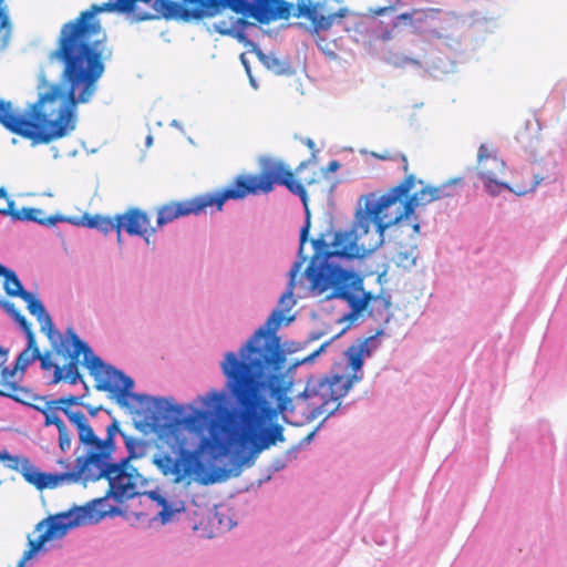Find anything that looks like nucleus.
I'll return each mask as SVG.
<instances>
[{"label": "nucleus", "instance_id": "1", "mask_svg": "<svg viewBox=\"0 0 567 567\" xmlns=\"http://www.w3.org/2000/svg\"><path fill=\"white\" fill-rule=\"evenodd\" d=\"M306 221L300 230L299 259L289 271L286 291L278 307L266 322L240 348L239 353L227 352L220 368L226 378L225 388L235 402L230 409L225 404V394L213 391L203 399L205 410H194L183 423L196 433L208 427V436L202 437L196 450L179 447L176 457L157 453L153 463L174 483L189 485L194 480L210 485L238 476L243 466H250L264 450L284 441L282 427H266L267 421L278 412L289 409L290 399L286 393L289 382L282 371L286 369V352L276 331L287 320L295 306L296 278L307 260L302 250L308 240L311 223L308 205Z\"/></svg>", "mask_w": 567, "mask_h": 567}, {"label": "nucleus", "instance_id": "2", "mask_svg": "<svg viewBox=\"0 0 567 567\" xmlns=\"http://www.w3.org/2000/svg\"><path fill=\"white\" fill-rule=\"evenodd\" d=\"M89 39L59 38L49 60L62 64L66 91L59 83L48 84L31 106L30 118L16 114L11 102L0 100V123L7 130L37 145L64 137L75 128L76 105L91 101L105 69L100 42L91 43Z\"/></svg>", "mask_w": 567, "mask_h": 567}, {"label": "nucleus", "instance_id": "3", "mask_svg": "<svg viewBox=\"0 0 567 567\" xmlns=\"http://www.w3.org/2000/svg\"><path fill=\"white\" fill-rule=\"evenodd\" d=\"M125 444L128 456L117 463L112 462V454L115 451L114 440L110 442L109 446H104L100 451L84 453L76 457L74 468L68 471V482H95L106 478L109 482L107 492L105 496L95 498L84 506H74L38 523L39 538L32 543L28 557L40 550L47 542L64 537L68 530L73 527L99 523L110 512L105 504L109 497L121 502L131 499L138 494V486L144 482V478L132 466L130 460L135 457L134 446L140 445V443L126 437Z\"/></svg>", "mask_w": 567, "mask_h": 567}, {"label": "nucleus", "instance_id": "4", "mask_svg": "<svg viewBox=\"0 0 567 567\" xmlns=\"http://www.w3.org/2000/svg\"><path fill=\"white\" fill-rule=\"evenodd\" d=\"M369 233L358 229V217L351 229L337 231L331 243L333 250L329 251V244L324 235L312 240L315 254L306 268L303 276L308 280V289L316 296L328 292L327 298H339L346 300L351 307V317L361 313L370 307V315L383 310L389 312L391 301L383 296H375L363 291L362 278L342 267L333 264V257L355 258L372 251L381 243L367 240Z\"/></svg>", "mask_w": 567, "mask_h": 567}, {"label": "nucleus", "instance_id": "5", "mask_svg": "<svg viewBox=\"0 0 567 567\" xmlns=\"http://www.w3.org/2000/svg\"><path fill=\"white\" fill-rule=\"evenodd\" d=\"M322 172H313L310 177L296 181L293 173L280 161L266 162L260 172L255 175H238L227 188L215 193H207L188 200L172 202L157 209V226H164L176 218L199 214L207 207L216 206L221 210L227 199H243L248 195L268 194L275 184L285 185L292 194L300 197L307 206V190L305 186H312L320 182Z\"/></svg>", "mask_w": 567, "mask_h": 567}, {"label": "nucleus", "instance_id": "6", "mask_svg": "<svg viewBox=\"0 0 567 567\" xmlns=\"http://www.w3.org/2000/svg\"><path fill=\"white\" fill-rule=\"evenodd\" d=\"M66 334L73 346L72 352L64 350L62 353L68 352L70 361L64 367H60L51 361L49 353L41 354L38 360L43 370L54 369L52 383H59L60 381H66L70 384H76L81 379L79 372L80 355H83V365H85L90 374L95 380V389L104 391L116 396L117 403L122 406H127V399L136 403H143L144 401L151 400L150 396L144 394L132 393L131 389L134 385L133 379L126 377L122 371L114 367L106 364L101 358L94 354L92 349L82 341L72 328L66 330Z\"/></svg>", "mask_w": 567, "mask_h": 567}, {"label": "nucleus", "instance_id": "7", "mask_svg": "<svg viewBox=\"0 0 567 567\" xmlns=\"http://www.w3.org/2000/svg\"><path fill=\"white\" fill-rule=\"evenodd\" d=\"M284 377L285 370L282 371ZM287 379V378H285ZM360 378L355 375H330L323 378L310 377L306 383L302 392L295 398V405L290 398V404L287 412L292 411L296 406H300L311 413L312 416H324L329 417L334 414L341 405V399L349 392L354 382H358ZM288 382V380H286ZM289 384L291 382L289 381ZM289 385V389L290 390ZM289 392V391H287ZM288 395V393H286ZM289 399V396H287ZM278 412L277 414H279ZM282 413H286L284 411ZM278 415L266 422V427H274L269 425ZM278 424H275L277 426Z\"/></svg>", "mask_w": 567, "mask_h": 567}, {"label": "nucleus", "instance_id": "8", "mask_svg": "<svg viewBox=\"0 0 567 567\" xmlns=\"http://www.w3.org/2000/svg\"><path fill=\"white\" fill-rule=\"evenodd\" d=\"M416 182L413 174H409L399 185L392 187L388 193L378 199L365 203L364 213L358 214V229L369 233L371 225L374 226L375 235L380 243L383 240L384 231L392 225L399 224L410 215H403L406 196L410 194Z\"/></svg>", "mask_w": 567, "mask_h": 567}, {"label": "nucleus", "instance_id": "9", "mask_svg": "<svg viewBox=\"0 0 567 567\" xmlns=\"http://www.w3.org/2000/svg\"><path fill=\"white\" fill-rule=\"evenodd\" d=\"M16 322L23 330L28 344L18 355L12 369L0 365V395L29 405L37 396L30 390L21 386L19 381L22 379L25 369L40 358V349L37 346L32 326L27 318L22 316Z\"/></svg>", "mask_w": 567, "mask_h": 567}, {"label": "nucleus", "instance_id": "10", "mask_svg": "<svg viewBox=\"0 0 567 567\" xmlns=\"http://www.w3.org/2000/svg\"><path fill=\"white\" fill-rule=\"evenodd\" d=\"M194 8L184 10V18L200 19L212 14L220 0H183ZM233 9L245 16L256 19L260 23H268L277 19H287L290 16V6L282 0H233Z\"/></svg>", "mask_w": 567, "mask_h": 567}, {"label": "nucleus", "instance_id": "11", "mask_svg": "<svg viewBox=\"0 0 567 567\" xmlns=\"http://www.w3.org/2000/svg\"><path fill=\"white\" fill-rule=\"evenodd\" d=\"M477 171L480 178L484 183L485 189L492 195H496L501 192V189L505 188L514 192L519 196H523L529 192L535 190L542 181L536 175H534L527 185L515 184L514 186H509L508 184L502 182L501 176L504 174L505 163L498 158L496 154L492 153L484 144H482L478 148Z\"/></svg>", "mask_w": 567, "mask_h": 567}, {"label": "nucleus", "instance_id": "12", "mask_svg": "<svg viewBox=\"0 0 567 567\" xmlns=\"http://www.w3.org/2000/svg\"><path fill=\"white\" fill-rule=\"evenodd\" d=\"M297 18L300 24L313 33L328 31L333 27H340L341 30L349 32V23L354 20V14L347 8H340L337 11H330L323 3L300 2L297 7Z\"/></svg>", "mask_w": 567, "mask_h": 567}, {"label": "nucleus", "instance_id": "13", "mask_svg": "<svg viewBox=\"0 0 567 567\" xmlns=\"http://www.w3.org/2000/svg\"><path fill=\"white\" fill-rule=\"evenodd\" d=\"M83 396L79 395H66L56 400L47 401L44 406H35L44 415V425H55L59 432V447L62 452H66L71 449L72 433L63 420L58 415V411L63 412V409H71L74 405H84Z\"/></svg>", "mask_w": 567, "mask_h": 567}, {"label": "nucleus", "instance_id": "14", "mask_svg": "<svg viewBox=\"0 0 567 567\" xmlns=\"http://www.w3.org/2000/svg\"><path fill=\"white\" fill-rule=\"evenodd\" d=\"M63 413L69 421L75 425L79 442L85 447L84 453L96 452L104 446H109L110 442L114 440L116 433L120 432L118 422L113 420V422L106 427V437L101 440L95 435L83 412L73 411L72 409H63Z\"/></svg>", "mask_w": 567, "mask_h": 567}, {"label": "nucleus", "instance_id": "15", "mask_svg": "<svg viewBox=\"0 0 567 567\" xmlns=\"http://www.w3.org/2000/svg\"><path fill=\"white\" fill-rule=\"evenodd\" d=\"M0 458L8 461V467L21 473L23 478L42 491L45 488H54L62 482H68V472L64 473H44L39 471L30 460L24 456H12L7 453L0 454Z\"/></svg>", "mask_w": 567, "mask_h": 567}, {"label": "nucleus", "instance_id": "16", "mask_svg": "<svg viewBox=\"0 0 567 567\" xmlns=\"http://www.w3.org/2000/svg\"><path fill=\"white\" fill-rule=\"evenodd\" d=\"M21 299L27 302L30 313L37 317L41 331L45 333L54 350L58 353L68 350V340L63 338L60 331L54 329L52 319L42 302L29 291L23 293Z\"/></svg>", "mask_w": 567, "mask_h": 567}, {"label": "nucleus", "instance_id": "17", "mask_svg": "<svg viewBox=\"0 0 567 567\" xmlns=\"http://www.w3.org/2000/svg\"><path fill=\"white\" fill-rule=\"evenodd\" d=\"M461 178L451 179L441 186H424L413 195L406 196L405 208H403V215H412L416 207L427 205L434 200L450 197L452 194L447 190L451 185L460 183Z\"/></svg>", "mask_w": 567, "mask_h": 567}, {"label": "nucleus", "instance_id": "18", "mask_svg": "<svg viewBox=\"0 0 567 567\" xmlns=\"http://www.w3.org/2000/svg\"><path fill=\"white\" fill-rule=\"evenodd\" d=\"M117 219H121V223H123L122 228H124L128 235L141 236L146 243H150L148 238L156 231L155 228L151 226L147 214L138 208L127 209L125 214L117 215Z\"/></svg>", "mask_w": 567, "mask_h": 567}, {"label": "nucleus", "instance_id": "19", "mask_svg": "<svg viewBox=\"0 0 567 567\" xmlns=\"http://www.w3.org/2000/svg\"><path fill=\"white\" fill-rule=\"evenodd\" d=\"M239 41H245V45L251 47L250 51L256 54L259 61L276 75H292L295 69L288 59H280L275 52L265 53L257 44L249 41L248 38H238Z\"/></svg>", "mask_w": 567, "mask_h": 567}, {"label": "nucleus", "instance_id": "20", "mask_svg": "<svg viewBox=\"0 0 567 567\" xmlns=\"http://www.w3.org/2000/svg\"><path fill=\"white\" fill-rule=\"evenodd\" d=\"M152 501L156 502L162 509L158 513V517L162 524H167L176 519L177 515L186 511L185 502L181 499H173L163 496L157 491L148 493Z\"/></svg>", "mask_w": 567, "mask_h": 567}, {"label": "nucleus", "instance_id": "21", "mask_svg": "<svg viewBox=\"0 0 567 567\" xmlns=\"http://www.w3.org/2000/svg\"><path fill=\"white\" fill-rule=\"evenodd\" d=\"M8 215L17 220L34 221L44 226H53L58 221L64 220L62 216L58 215L45 216L42 209L35 207H23L20 210H13L12 207H10V214Z\"/></svg>", "mask_w": 567, "mask_h": 567}, {"label": "nucleus", "instance_id": "22", "mask_svg": "<svg viewBox=\"0 0 567 567\" xmlns=\"http://www.w3.org/2000/svg\"><path fill=\"white\" fill-rule=\"evenodd\" d=\"M82 225L87 228L99 229L104 234L116 230L117 239L121 240V229L123 223H121V219H117V216L113 219L111 217H104L101 215H84L82 217Z\"/></svg>", "mask_w": 567, "mask_h": 567}, {"label": "nucleus", "instance_id": "23", "mask_svg": "<svg viewBox=\"0 0 567 567\" xmlns=\"http://www.w3.org/2000/svg\"><path fill=\"white\" fill-rule=\"evenodd\" d=\"M372 339H365L361 341L359 344L351 346L346 351V354L348 357L349 365L354 371V374L357 378H359L355 372L360 370L363 365L364 359L367 357H370L371 350L369 347V343Z\"/></svg>", "mask_w": 567, "mask_h": 567}, {"label": "nucleus", "instance_id": "24", "mask_svg": "<svg viewBox=\"0 0 567 567\" xmlns=\"http://www.w3.org/2000/svg\"><path fill=\"white\" fill-rule=\"evenodd\" d=\"M0 277L4 279L3 289L8 296L22 298L23 293L28 292L23 289L21 281L13 270L4 267V272L0 274Z\"/></svg>", "mask_w": 567, "mask_h": 567}, {"label": "nucleus", "instance_id": "25", "mask_svg": "<svg viewBox=\"0 0 567 567\" xmlns=\"http://www.w3.org/2000/svg\"><path fill=\"white\" fill-rule=\"evenodd\" d=\"M338 40V38H317V47L327 58L336 60L341 56L342 52H346Z\"/></svg>", "mask_w": 567, "mask_h": 567}, {"label": "nucleus", "instance_id": "26", "mask_svg": "<svg viewBox=\"0 0 567 567\" xmlns=\"http://www.w3.org/2000/svg\"><path fill=\"white\" fill-rule=\"evenodd\" d=\"M425 17V10L423 9H413L410 12H403L396 16L395 21L393 22L394 27L400 24H409L412 25L414 22H421Z\"/></svg>", "mask_w": 567, "mask_h": 567}, {"label": "nucleus", "instance_id": "27", "mask_svg": "<svg viewBox=\"0 0 567 567\" xmlns=\"http://www.w3.org/2000/svg\"><path fill=\"white\" fill-rule=\"evenodd\" d=\"M403 6H404L403 0H388V4H385L384 7L370 9L369 11L373 17H379V16H383L388 12H395L399 9H401Z\"/></svg>", "mask_w": 567, "mask_h": 567}, {"label": "nucleus", "instance_id": "28", "mask_svg": "<svg viewBox=\"0 0 567 567\" xmlns=\"http://www.w3.org/2000/svg\"><path fill=\"white\" fill-rule=\"evenodd\" d=\"M372 156L381 161H395L396 158H400L403 172H409V163L404 154H392L389 151H384L383 153H372Z\"/></svg>", "mask_w": 567, "mask_h": 567}, {"label": "nucleus", "instance_id": "29", "mask_svg": "<svg viewBox=\"0 0 567 567\" xmlns=\"http://www.w3.org/2000/svg\"><path fill=\"white\" fill-rule=\"evenodd\" d=\"M153 406L159 412H181V406L172 404L168 400L157 398L153 399Z\"/></svg>", "mask_w": 567, "mask_h": 567}, {"label": "nucleus", "instance_id": "30", "mask_svg": "<svg viewBox=\"0 0 567 567\" xmlns=\"http://www.w3.org/2000/svg\"><path fill=\"white\" fill-rule=\"evenodd\" d=\"M396 264L404 268L413 266L415 264V257L408 251H400L396 255Z\"/></svg>", "mask_w": 567, "mask_h": 567}, {"label": "nucleus", "instance_id": "31", "mask_svg": "<svg viewBox=\"0 0 567 567\" xmlns=\"http://www.w3.org/2000/svg\"><path fill=\"white\" fill-rule=\"evenodd\" d=\"M34 534H37V536H35L34 538L29 537V542H28L29 548H28V550H25V551H24L23 557H22L21 561L19 563V566H18V567H23L24 563H25L27 560L31 559V558H32V557H33V556L39 551V550L34 551V553H32V554L30 555V557H28V553H29V551L31 550V548H32V543H34V542L39 538V534H40V533L37 530V528L34 529Z\"/></svg>", "mask_w": 567, "mask_h": 567}, {"label": "nucleus", "instance_id": "32", "mask_svg": "<svg viewBox=\"0 0 567 567\" xmlns=\"http://www.w3.org/2000/svg\"><path fill=\"white\" fill-rule=\"evenodd\" d=\"M0 198H4L7 200L6 207H0V214L6 215L10 214V207H13L14 202L8 198L7 192L4 188H0Z\"/></svg>", "mask_w": 567, "mask_h": 567}, {"label": "nucleus", "instance_id": "33", "mask_svg": "<svg viewBox=\"0 0 567 567\" xmlns=\"http://www.w3.org/2000/svg\"><path fill=\"white\" fill-rule=\"evenodd\" d=\"M319 352H320V350L315 351L313 353H311L310 355H308V357L303 358L302 360L297 361L293 365L296 367V365H298V364H300V363H306V362H310V361H312V360H313V358H315Z\"/></svg>", "mask_w": 567, "mask_h": 567}, {"label": "nucleus", "instance_id": "34", "mask_svg": "<svg viewBox=\"0 0 567 567\" xmlns=\"http://www.w3.org/2000/svg\"><path fill=\"white\" fill-rule=\"evenodd\" d=\"M87 411H89V414L91 416H95L96 413L101 410V406H97V408H94V406H90V405H85Z\"/></svg>", "mask_w": 567, "mask_h": 567}, {"label": "nucleus", "instance_id": "35", "mask_svg": "<svg viewBox=\"0 0 567 567\" xmlns=\"http://www.w3.org/2000/svg\"><path fill=\"white\" fill-rule=\"evenodd\" d=\"M310 165L309 161L301 162L298 167L296 168L297 173H301L305 168H307Z\"/></svg>", "mask_w": 567, "mask_h": 567}, {"label": "nucleus", "instance_id": "36", "mask_svg": "<svg viewBox=\"0 0 567 567\" xmlns=\"http://www.w3.org/2000/svg\"><path fill=\"white\" fill-rule=\"evenodd\" d=\"M339 168V163L337 161H332L328 165L329 172H336Z\"/></svg>", "mask_w": 567, "mask_h": 567}, {"label": "nucleus", "instance_id": "37", "mask_svg": "<svg viewBox=\"0 0 567 567\" xmlns=\"http://www.w3.org/2000/svg\"><path fill=\"white\" fill-rule=\"evenodd\" d=\"M241 60H243V63H244V64H245V66H246V71H247V73H248V74H250L249 68H248V65L246 64V61L244 60V54L241 55ZM249 78H250V83H251V85H252L254 87H256L255 80L251 78V75H249Z\"/></svg>", "mask_w": 567, "mask_h": 567}, {"label": "nucleus", "instance_id": "38", "mask_svg": "<svg viewBox=\"0 0 567 567\" xmlns=\"http://www.w3.org/2000/svg\"><path fill=\"white\" fill-rule=\"evenodd\" d=\"M7 351L0 348V365H2L6 361Z\"/></svg>", "mask_w": 567, "mask_h": 567}, {"label": "nucleus", "instance_id": "39", "mask_svg": "<svg viewBox=\"0 0 567 567\" xmlns=\"http://www.w3.org/2000/svg\"><path fill=\"white\" fill-rule=\"evenodd\" d=\"M412 229H413V233L415 235H417L420 233V224L417 221H415L413 225H412Z\"/></svg>", "mask_w": 567, "mask_h": 567}, {"label": "nucleus", "instance_id": "40", "mask_svg": "<svg viewBox=\"0 0 567 567\" xmlns=\"http://www.w3.org/2000/svg\"><path fill=\"white\" fill-rule=\"evenodd\" d=\"M221 33H223V35H234L230 30L221 31ZM235 35L240 37V35H243V33L241 32H237Z\"/></svg>", "mask_w": 567, "mask_h": 567}, {"label": "nucleus", "instance_id": "41", "mask_svg": "<svg viewBox=\"0 0 567 567\" xmlns=\"http://www.w3.org/2000/svg\"><path fill=\"white\" fill-rule=\"evenodd\" d=\"M59 464H61L64 467H68L69 466V461L68 460H60Z\"/></svg>", "mask_w": 567, "mask_h": 567}, {"label": "nucleus", "instance_id": "42", "mask_svg": "<svg viewBox=\"0 0 567 567\" xmlns=\"http://www.w3.org/2000/svg\"><path fill=\"white\" fill-rule=\"evenodd\" d=\"M307 145H308L310 148H312V147L315 146V143H313V141H311V140H308V141H307Z\"/></svg>", "mask_w": 567, "mask_h": 567}, {"label": "nucleus", "instance_id": "43", "mask_svg": "<svg viewBox=\"0 0 567 567\" xmlns=\"http://www.w3.org/2000/svg\"><path fill=\"white\" fill-rule=\"evenodd\" d=\"M4 272V266L0 264V274Z\"/></svg>", "mask_w": 567, "mask_h": 567}]
</instances>
